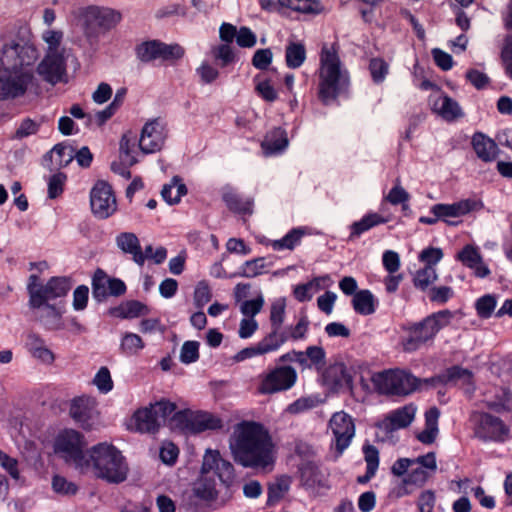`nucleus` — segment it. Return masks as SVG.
Returning a JSON list of instances; mask_svg holds the SVG:
<instances>
[{
    "label": "nucleus",
    "instance_id": "nucleus-1",
    "mask_svg": "<svg viewBox=\"0 0 512 512\" xmlns=\"http://www.w3.org/2000/svg\"><path fill=\"white\" fill-rule=\"evenodd\" d=\"M229 450L233 460L244 468L262 473L274 469L277 450L268 430L254 421H241L229 437Z\"/></svg>",
    "mask_w": 512,
    "mask_h": 512
},
{
    "label": "nucleus",
    "instance_id": "nucleus-2",
    "mask_svg": "<svg viewBox=\"0 0 512 512\" xmlns=\"http://www.w3.org/2000/svg\"><path fill=\"white\" fill-rule=\"evenodd\" d=\"M87 465L81 471L91 472L108 483L119 484L127 479L129 467L122 452L107 442L98 443L87 450Z\"/></svg>",
    "mask_w": 512,
    "mask_h": 512
},
{
    "label": "nucleus",
    "instance_id": "nucleus-3",
    "mask_svg": "<svg viewBox=\"0 0 512 512\" xmlns=\"http://www.w3.org/2000/svg\"><path fill=\"white\" fill-rule=\"evenodd\" d=\"M214 473L220 482L229 487L235 478V469L232 463L222 458L218 450L207 449L203 455L200 476L193 484V494L203 501H213L218 496Z\"/></svg>",
    "mask_w": 512,
    "mask_h": 512
},
{
    "label": "nucleus",
    "instance_id": "nucleus-4",
    "mask_svg": "<svg viewBox=\"0 0 512 512\" xmlns=\"http://www.w3.org/2000/svg\"><path fill=\"white\" fill-rule=\"evenodd\" d=\"M318 95L324 104L334 101L349 85V74L335 45H323L320 53Z\"/></svg>",
    "mask_w": 512,
    "mask_h": 512
},
{
    "label": "nucleus",
    "instance_id": "nucleus-5",
    "mask_svg": "<svg viewBox=\"0 0 512 512\" xmlns=\"http://www.w3.org/2000/svg\"><path fill=\"white\" fill-rule=\"evenodd\" d=\"M75 18L85 40L96 50L100 35L115 29L122 21V14L110 7L89 5L78 8Z\"/></svg>",
    "mask_w": 512,
    "mask_h": 512
},
{
    "label": "nucleus",
    "instance_id": "nucleus-6",
    "mask_svg": "<svg viewBox=\"0 0 512 512\" xmlns=\"http://www.w3.org/2000/svg\"><path fill=\"white\" fill-rule=\"evenodd\" d=\"M41 39L46 48L37 72L44 80L55 84L65 74L66 60L69 56V50L63 45L64 33L62 30L47 29L42 32Z\"/></svg>",
    "mask_w": 512,
    "mask_h": 512
},
{
    "label": "nucleus",
    "instance_id": "nucleus-7",
    "mask_svg": "<svg viewBox=\"0 0 512 512\" xmlns=\"http://www.w3.org/2000/svg\"><path fill=\"white\" fill-rule=\"evenodd\" d=\"M452 316L451 311L442 310L410 326L407 337L402 340L404 350L408 352L416 351L426 343L433 341L437 333L449 325Z\"/></svg>",
    "mask_w": 512,
    "mask_h": 512
},
{
    "label": "nucleus",
    "instance_id": "nucleus-8",
    "mask_svg": "<svg viewBox=\"0 0 512 512\" xmlns=\"http://www.w3.org/2000/svg\"><path fill=\"white\" fill-rule=\"evenodd\" d=\"M371 381L379 393L394 395H408L417 389L419 383L411 373L400 369L375 373Z\"/></svg>",
    "mask_w": 512,
    "mask_h": 512
},
{
    "label": "nucleus",
    "instance_id": "nucleus-9",
    "mask_svg": "<svg viewBox=\"0 0 512 512\" xmlns=\"http://www.w3.org/2000/svg\"><path fill=\"white\" fill-rule=\"evenodd\" d=\"M86 446L83 435L73 429H67L59 433L55 440V453L60 455L66 462L75 465L79 470L83 465H87V451L83 449Z\"/></svg>",
    "mask_w": 512,
    "mask_h": 512
},
{
    "label": "nucleus",
    "instance_id": "nucleus-10",
    "mask_svg": "<svg viewBox=\"0 0 512 512\" xmlns=\"http://www.w3.org/2000/svg\"><path fill=\"white\" fill-rule=\"evenodd\" d=\"M33 79L30 68L15 69L11 66L0 69V99H14L23 96Z\"/></svg>",
    "mask_w": 512,
    "mask_h": 512
},
{
    "label": "nucleus",
    "instance_id": "nucleus-11",
    "mask_svg": "<svg viewBox=\"0 0 512 512\" xmlns=\"http://www.w3.org/2000/svg\"><path fill=\"white\" fill-rule=\"evenodd\" d=\"M332 435L331 449L339 457L350 446L355 436L356 427L354 419L344 411L335 412L328 423Z\"/></svg>",
    "mask_w": 512,
    "mask_h": 512
},
{
    "label": "nucleus",
    "instance_id": "nucleus-12",
    "mask_svg": "<svg viewBox=\"0 0 512 512\" xmlns=\"http://www.w3.org/2000/svg\"><path fill=\"white\" fill-rule=\"evenodd\" d=\"M297 381V372L292 366H279L259 375L257 391L263 395L275 394L292 388Z\"/></svg>",
    "mask_w": 512,
    "mask_h": 512
},
{
    "label": "nucleus",
    "instance_id": "nucleus-13",
    "mask_svg": "<svg viewBox=\"0 0 512 512\" xmlns=\"http://www.w3.org/2000/svg\"><path fill=\"white\" fill-rule=\"evenodd\" d=\"M171 424L180 430L199 433L205 430H215L222 427V421L206 412L178 411L171 418Z\"/></svg>",
    "mask_w": 512,
    "mask_h": 512
},
{
    "label": "nucleus",
    "instance_id": "nucleus-14",
    "mask_svg": "<svg viewBox=\"0 0 512 512\" xmlns=\"http://www.w3.org/2000/svg\"><path fill=\"white\" fill-rule=\"evenodd\" d=\"M471 421L475 436L482 441L504 442L509 438V428L498 417L475 412L471 415Z\"/></svg>",
    "mask_w": 512,
    "mask_h": 512
},
{
    "label": "nucleus",
    "instance_id": "nucleus-15",
    "mask_svg": "<svg viewBox=\"0 0 512 512\" xmlns=\"http://www.w3.org/2000/svg\"><path fill=\"white\" fill-rule=\"evenodd\" d=\"M71 284L66 277H52L39 289L30 287L29 305L32 308H41L45 303L67 295Z\"/></svg>",
    "mask_w": 512,
    "mask_h": 512
},
{
    "label": "nucleus",
    "instance_id": "nucleus-16",
    "mask_svg": "<svg viewBox=\"0 0 512 512\" xmlns=\"http://www.w3.org/2000/svg\"><path fill=\"white\" fill-rule=\"evenodd\" d=\"M69 414L83 429L90 430L99 424L98 404L93 397L83 395L74 398Z\"/></svg>",
    "mask_w": 512,
    "mask_h": 512
},
{
    "label": "nucleus",
    "instance_id": "nucleus-17",
    "mask_svg": "<svg viewBox=\"0 0 512 512\" xmlns=\"http://www.w3.org/2000/svg\"><path fill=\"white\" fill-rule=\"evenodd\" d=\"M90 205L93 214L100 218L110 217L117 209L116 198L111 186L105 181H98L90 192Z\"/></svg>",
    "mask_w": 512,
    "mask_h": 512
},
{
    "label": "nucleus",
    "instance_id": "nucleus-18",
    "mask_svg": "<svg viewBox=\"0 0 512 512\" xmlns=\"http://www.w3.org/2000/svg\"><path fill=\"white\" fill-rule=\"evenodd\" d=\"M38 58V51L34 45L29 43L6 44L3 48L2 62L4 65L15 69L29 68Z\"/></svg>",
    "mask_w": 512,
    "mask_h": 512
},
{
    "label": "nucleus",
    "instance_id": "nucleus-19",
    "mask_svg": "<svg viewBox=\"0 0 512 512\" xmlns=\"http://www.w3.org/2000/svg\"><path fill=\"white\" fill-rule=\"evenodd\" d=\"M484 204L478 198H467L451 204H435L431 207V213L440 220L455 225V222L448 221L450 217H460L468 213L480 211Z\"/></svg>",
    "mask_w": 512,
    "mask_h": 512
},
{
    "label": "nucleus",
    "instance_id": "nucleus-20",
    "mask_svg": "<svg viewBox=\"0 0 512 512\" xmlns=\"http://www.w3.org/2000/svg\"><path fill=\"white\" fill-rule=\"evenodd\" d=\"M166 128L162 121L154 119L147 122L141 131L139 148L144 154L155 153L164 145Z\"/></svg>",
    "mask_w": 512,
    "mask_h": 512
},
{
    "label": "nucleus",
    "instance_id": "nucleus-21",
    "mask_svg": "<svg viewBox=\"0 0 512 512\" xmlns=\"http://www.w3.org/2000/svg\"><path fill=\"white\" fill-rule=\"evenodd\" d=\"M432 110L446 121H453L463 116V111L456 100L438 91L430 97Z\"/></svg>",
    "mask_w": 512,
    "mask_h": 512
},
{
    "label": "nucleus",
    "instance_id": "nucleus-22",
    "mask_svg": "<svg viewBox=\"0 0 512 512\" xmlns=\"http://www.w3.org/2000/svg\"><path fill=\"white\" fill-rule=\"evenodd\" d=\"M416 407L413 404L392 411L380 424L386 431L408 427L415 418Z\"/></svg>",
    "mask_w": 512,
    "mask_h": 512
},
{
    "label": "nucleus",
    "instance_id": "nucleus-23",
    "mask_svg": "<svg viewBox=\"0 0 512 512\" xmlns=\"http://www.w3.org/2000/svg\"><path fill=\"white\" fill-rule=\"evenodd\" d=\"M324 383L331 390H339L341 388H350L352 377L344 363H335L330 365L324 375Z\"/></svg>",
    "mask_w": 512,
    "mask_h": 512
},
{
    "label": "nucleus",
    "instance_id": "nucleus-24",
    "mask_svg": "<svg viewBox=\"0 0 512 512\" xmlns=\"http://www.w3.org/2000/svg\"><path fill=\"white\" fill-rule=\"evenodd\" d=\"M117 247L125 254L132 256L133 261L143 266L142 248L138 237L132 232H122L116 236Z\"/></svg>",
    "mask_w": 512,
    "mask_h": 512
},
{
    "label": "nucleus",
    "instance_id": "nucleus-25",
    "mask_svg": "<svg viewBox=\"0 0 512 512\" xmlns=\"http://www.w3.org/2000/svg\"><path fill=\"white\" fill-rule=\"evenodd\" d=\"M132 422L134 429L140 433H156L161 426L150 406L135 411Z\"/></svg>",
    "mask_w": 512,
    "mask_h": 512
},
{
    "label": "nucleus",
    "instance_id": "nucleus-26",
    "mask_svg": "<svg viewBox=\"0 0 512 512\" xmlns=\"http://www.w3.org/2000/svg\"><path fill=\"white\" fill-rule=\"evenodd\" d=\"M472 147L482 161L491 162L498 155V146L491 138L477 132L472 137Z\"/></svg>",
    "mask_w": 512,
    "mask_h": 512
},
{
    "label": "nucleus",
    "instance_id": "nucleus-27",
    "mask_svg": "<svg viewBox=\"0 0 512 512\" xmlns=\"http://www.w3.org/2000/svg\"><path fill=\"white\" fill-rule=\"evenodd\" d=\"M457 258L467 267L475 271L476 276L486 277L489 275L490 270L483 263L482 257L478 250L473 246H465L457 255Z\"/></svg>",
    "mask_w": 512,
    "mask_h": 512
},
{
    "label": "nucleus",
    "instance_id": "nucleus-28",
    "mask_svg": "<svg viewBox=\"0 0 512 512\" xmlns=\"http://www.w3.org/2000/svg\"><path fill=\"white\" fill-rule=\"evenodd\" d=\"M287 146V134L281 128H275L269 132L261 144L265 156H271L282 152L287 148Z\"/></svg>",
    "mask_w": 512,
    "mask_h": 512
},
{
    "label": "nucleus",
    "instance_id": "nucleus-29",
    "mask_svg": "<svg viewBox=\"0 0 512 512\" xmlns=\"http://www.w3.org/2000/svg\"><path fill=\"white\" fill-rule=\"evenodd\" d=\"M471 379H472V374L470 371L460 368L458 366H454V367L448 369L446 371V373H444L442 375H439L436 377H431L429 379H424V382L426 384H430L432 386H436L438 383L447 384L450 382H454V383L462 382V383L469 384L471 382Z\"/></svg>",
    "mask_w": 512,
    "mask_h": 512
},
{
    "label": "nucleus",
    "instance_id": "nucleus-30",
    "mask_svg": "<svg viewBox=\"0 0 512 512\" xmlns=\"http://www.w3.org/2000/svg\"><path fill=\"white\" fill-rule=\"evenodd\" d=\"M440 411L436 407H431L425 413V428L417 435V439L423 444H432L439 432L438 419Z\"/></svg>",
    "mask_w": 512,
    "mask_h": 512
},
{
    "label": "nucleus",
    "instance_id": "nucleus-31",
    "mask_svg": "<svg viewBox=\"0 0 512 512\" xmlns=\"http://www.w3.org/2000/svg\"><path fill=\"white\" fill-rule=\"evenodd\" d=\"M26 347L34 358L45 364L53 363L55 359L54 354L45 346L44 341L39 335L32 332L29 333L27 335Z\"/></svg>",
    "mask_w": 512,
    "mask_h": 512
},
{
    "label": "nucleus",
    "instance_id": "nucleus-32",
    "mask_svg": "<svg viewBox=\"0 0 512 512\" xmlns=\"http://www.w3.org/2000/svg\"><path fill=\"white\" fill-rule=\"evenodd\" d=\"M288 341L286 333L279 329L272 328L271 331L263 337L257 344L262 355L275 352Z\"/></svg>",
    "mask_w": 512,
    "mask_h": 512
},
{
    "label": "nucleus",
    "instance_id": "nucleus-33",
    "mask_svg": "<svg viewBox=\"0 0 512 512\" xmlns=\"http://www.w3.org/2000/svg\"><path fill=\"white\" fill-rule=\"evenodd\" d=\"M354 310L361 315H371L376 309V299L369 290H360L352 298Z\"/></svg>",
    "mask_w": 512,
    "mask_h": 512
},
{
    "label": "nucleus",
    "instance_id": "nucleus-34",
    "mask_svg": "<svg viewBox=\"0 0 512 512\" xmlns=\"http://www.w3.org/2000/svg\"><path fill=\"white\" fill-rule=\"evenodd\" d=\"M291 485V478L287 475H281L268 485V499L267 504L273 505L280 501L284 495L289 491Z\"/></svg>",
    "mask_w": 512,
    "mask_h": 512
},
{
    "label": "nucleus",
    "instance_id": "nucleus-35",
    "mask_svg": "<svg viewBox=\"0 0 512 512\" xmlns=\"http://www.w3.org/2000/svg\"><path fill=\"white\" fill-rule=\"evenodd\" d=\"M187 188L178 177H173L169 184L163 186L161 196L169 205L177 204L186 195Z\"/></svg>",
    "mask_w": 512,
    "mask_h": 512
},
{
    "label": "nucleus",
    "instance_id": "nucleus-36",
    "mask_svg": "<svg viewBox=\"0 0 512 512\" xmlns=\"http://www.w3.org/2000/svg\"><path fill=\"white\" fill-rule=\"evenodd\" d=\"M306 60V49L300 42H289L285 50V62L291 69L299 68Z\"/></svg>",
    "mask_w": 512,
    "mask_h": 512
},
{
    "label": "nucleus",
    "instance_id": "nucleus-37",
    "mask_svg": "<svg viewBox=\"0 0 512 512\" xmlns=\"http://www.w3.org/2000/svg\"><path fill=\"white\" fill-rule=\"evenodd\" d=\"M145 347L143 339L136 333L126 332L120 341V351L124 355L134 356Z\"/></svg>",
    "mask_w": 512,
    "mask_h": 512
},
{
    "label": "nucleus",
    "instance_id": "nucleus-38",
    "mask_svg": "<svg viewBox=\"0 0 512 512\" xmlns=\"http://www.w3.org/2000/svg\"><path fill=\"white\" fill-rule=\"evenodd\" d=\"M279 6L306 14H318L322 7L318 0H278Z\"/></svg>",
    "mask_w": 512,
    "mask_h": 512
},
{
    "label": "nucleus",
    "instance_id": "nucleus-39",
    "mask_svg": "<svg viewBox=\"0 0 512 512\" xmlns=\"http://www.w3.org/2000/svg\"><path fill=\"white\" fill-rule=\"evenodd\" d=\"M387 222L385 218L380 216L377 213H370L366 216H364L361 220L354 222L351 225V234L350 238L359 237L362 233L365 231L373 228L374 226L378 224H382Z\"/></svg>",
    "mask_w": 512,
    "mask_h": 512
},
{
    "label": "nucleus",
    "instance_id": "nucleus-40",
    "mask_svg": "<svg viewBox=\"0 0 512 512\" xmlns=\"http://www.w3.org/2000/svg\"><path fill=\"white\" fill-rule=\"evenodd\" d=\"M301 481L307 488H314L320 485L323 475L318 466L312 462L304 463L300 468Z\"/></svg>",
    "mask_w": 512,
    "mask_h": 512
},
{
    "label": "nucleus",
    "instance_id": "nucleus-41",
    "mask_svg": "<svg viewBox=\"0 0 512 512\" xmlns=\"http://www.w3.org/2000/svg\"><path fill=\"white\" fill-rule=\"evenodd\" d=\"M438 278L436 268L432 265H425V267L416 271L413 277L414 286L422 291L427 290Z\"/></svg>",
    "mask_w": 512,
    "mask_h": 512
},
{
    "label": "nucleus",
    "instance_id": "nucleus-42",
    "mask_svg": "<svg viewBox=\"0 0 512 512\" xmlns=\"http://www.w3.org/2000/svg\"><path fill=\"white\" fill-rule=\"evenodd\" d=\"M302 236L303 232L300 229H292L283 238L268 241L266 244L270 245L275 251L292 250L300 242Z\"/></svg>",
    "mask_w": 512,
    "mask_h": 512
},
{
    "label": "nucleus",
    "instance_id": "nucleus-43",
    "mask_svg": "<svg viewBox=\"0 0 512 512\" xmlns=\"http://www.w3.org/2000/svg\"><path fill=\"white\" fill-rule=\"evenodd\" d=\"M109 277L102 269H97L92 278V294L93 297L102 301L108 296Z\"/></svg>",
    "mask_w": 512,
    "mask_h": 512
},
{
    "label": "nucleus",
    "instance_id": "nucleus-44",
    "mask_svg": "<svg viewBox=\"0 0 512 512\" xmlns=\"http://www.w3.org/2000/svg\"><path fill=\"white\" fill-rule=\"evenodd\" d=\"M118 315L121 318L133 319L143 315H147L149 309L146 305L139 301H127L119 306L117 309Z\"/></svg>",
    "mask_w": 512,
    "mask_h": 512
},
{
    "label": "nucleus",
    "instance_id": "nucleus-45",
    "mask_svg": "<svg viewBox=\"0 0 512 512\" xmlns=\"http://www.w3.org/2000/svg\"><path fill=\"white\" fill-rule=\"evenodd\" d=\"M136 54L142 62H150L159 59L160 41L151 40L141 43L136 49Z\"/></svg>",
    "mask_w": 512,
    "mask_h": 512
},
{
    "label": "nucleus",
    "instance_id": "nucleus-46",
    "mask_svg": "<svg viewBox=\"0 0 512 512\" xmlns=\"http://www.w3.org/2000/svg\"><path fill=\"white\" fill-rule=\"evenodd\" d=\"M155 414L160 425L164 424L169 416L173 414L175 415L176 404L170 402L169 400L162 399L160 401L155 402L154 404L149 405Z\"/></svg>",
    "mask_w": 512,
    "mask_h": 512
},
{
    "label": "nucleus",
    "instance_id": "nucleus-47",
    "mask_svg": "<svg viewBox=\"0 0 512 512\" xmlns=\"http://www.w3.org/2000/svg\"><path fill=\"white\" fill-rule=\"evenodd\" d=\"M223 200L229 209L237 212H250L252 207L251 200L241 199L235 192L228 190L223 194Z\"/></svg>",
    "mask_w": 512,
    "mask_h": 512
},
{
    "label": "nucleus",
    "instance_id": "nucleus-48",
    "mask_svg": "<svg viewBox=\"0 0 512 512\" xmlns=\"http://www.w3.org/2000/svg\"><path fill=\"white\" fill-rule=\"evenodd\" d=\"M285 309V298H278L271 304L270 322L272 328L281 330L285 318Z\"/></svg>",
    "mask_w": 512,
    "mask_h": 512
},
{
    "label": "nucleus",
    "instance_id": "nucleus-49",
    "mask_svg": "<svg viewBox=\"0 0 512 512\" xmlns=\"http://www.w3.org/2000/svg\"><path fill=\"white\" fill-rule=\"evenodd\" d=\"M319 404L320 399L318 396H305L291 403L288 406L287 411L291 414H298L313 409L317 407Z\"/></svg>",
    "mask_w": 512,
    "mask_h": 512
},
{
    "label": "nucleus",
    "instance_id": "nucleus-50",
    "mask_svg": "<svg viewBox=\"0 0 512 512\" xmlns=\"http://www.w3.org/2000/svg\"><path fill=\"white\" fill-rule=\"evenodd\" d=\"M42 308L40 321L48 328H55L61 318V311L57 307L48 304V302Z\"/></svg>",
    "mask_w": 512,
    "mask_h": 512
},
{
    "label": "nucleus",
    "instance_id": "nucleus-51",
    "mask_svg": "<svg viewBox=\"0 0 512 512\" xmlns=\"http://www.w3.org/2000/svg\"><path fill=\"white\" fill-rule=\"evenodd\" d=\"M52 157H56L55 162L59 166L68 165L74 158V149L72 146L57 144L51 150Z\"/></svg>",
    "mask_w": 512,
    "mask_h": 512
},
{
    "label": "nucleus",
    "instance_id": "nucleus-52",
    "mask_svg": "<svg viewBox=\"0 0 512 512\" xmlns=\"http://www.w3.org/2000/svg\"><path fill=\"white\" fill-rule=\"evenodd\" d=\"M370 73L375 83H381L386 78L389 65L381 58H373L369 64Z\"/></svg>",
    "mask_w": 512,
    "mask_h": 512
},
{
    "label": "nucleus",
    "instance_id": "nucleus-53",
    "mask_svg": "<svg viewBox=\"0 0 512 512\" xmlns=\"http://www.w3.org/2000/svg\"><path fill=\"white\" fill-rule=\"evenodd\" d=\"M309 323L307 316H301L296 325L286 328L285 333L288 336V339L294 341L304 339L309 328Z\"/></svg>",
    "mask_w": 512,
    "mask_h": 512
},
{
    "label": "nucleus",
    "instance_id": "nucleus-54",
    "mask_svg": "<svg viewBox=\"0 0 512 512\" xmlns=\"http://www.w3.org/2000/svg\"><path fill=\"white\" fill-rule=\"evenodd\" d=\"M52 488L54 492L61 495H75L78 487L75 483L68 481L66 478L56 475L52 479Z\"/></svg>",
    "mask_w": 512,
    "mask_h": 512
},
{
    "label": "nucleus",
    "instance_id": "nucleus-55",
    "mask_svg": "<svg viewBox=\"0 0 512 512\" xmlns=\"http://www.w3.org/2000/svg\"><path fill=\"white\" fill-rule=\"evenodd\" d=\"M199 358V343L197 341H186L181 347L180 361L190 364Z\"/></svg>",
    "mask_w": 512,
    "mask_h": 512
},
{
    "label": "nucleus",
    "instance_id": "nucleus-56",
    "mask_svg": "<svg viewBox=\"0 0 512 512\" xmlns=\"http://www.w3.org/2000/svg\"><path fill=\"white\" fill-rule=\"evenodd\" d=\"M93 383L102 393H108L113 388V381L107 367H101L96 373Z\"/></svg>",
    "mask_w": 512,
    "mask_h": 512
},
{
    "label": "nucleus",
    "instance_id": "nucleus-57",
    "mask_svg": "<svg viewBox=\"0 0 512 512\" xmlns=\"http://www.w3.org/2000/svg\"><path fill=\"white\" fill-rule=\"evenodd\" d=\"M497 301L493 295H484L475 304L477 313L482 318H489L496 307Z\"/></svg>",
    "mask_w": 512,
    "mask_h": 512
},
{
    "label": "nucleus",
    "instance_id": "nucleus-58",
    "mask_svg": "<svg viewBox=\"0 0 512 512\" xmlns=\"http://www.w3.org/2000/svg\"><path fill=\"white\" fill-rule=\"evenodd\" d=\"M409 199V193L399 183H396L386 196V200L392 205L403 204L404 210L408 207Z\"/></svg>",
    "mask_w": 512,
    "mask_h": 512
},
{
    "label": "nucleus",
    "instance_id": "nucleus-59",
    "mask_svg": "<svg viewBox=\"0 0 512 512\" xmlns=\"http://www.w3.org/2000/svg\"><path fill=\"white\" fill-rule=\"evenodd\" d=\"M365 461L367 463L369 476H374L379 466V452L373 445L363 447Z\"/></svg>",
    "mask_w": 512,
    "mask_h": 512
},
{
    "label": "nucleus",
    "instance_id": "nucleus-60",
    "mask_svg": "<svg viewBox=\"0 0 512 512\" xmlns=\"http://www.w3.org/2000/svg\"><path fill=\"white\" fill-rule=\"evenodd\" d=\"M212 297L208 284L204 281L199 282L194 291V304L197 308H202Z\"/></svg>",
    "mask_w": 512,
    "mask_h": 512
},
{
    "label": "nucleus",
    "instance_id": "nucleus-61",
    "mask_svg": "<svg viewBox=\"0 0 512 512\" xmlns=\"http://www.w3.org/2000/svg\"><path fill=\"white\" fill-rule=\"evenodd\" d=\"M263 305L264 298L260 295L255 299L244 301L240 305V311L243 315L253 319V317L261 311Z\"/></svg>",
    "mask_w": 512,
    "mask_h": 512
},
{
    "label": "nucleus",
    "instance_id": "nucleus-62",
    "mask_svg": "<svg viewBox=\"0 0 512 512\" xmlns=\"http://www.w3.org/2000/svg\"><path fill=\"white\" fill-rule=\"evenodd\" d=\"M184 55V49L178 44H165L160 42V55L159 59L162 60H177Z\"/></svg>",
    "mask_w": 512,
    "mask_h": 512
},
{
    "label": "nucleus",
    "instance_id": "nucleus-63",
    "mask_svg": "<svg viewBox=\"0 0 512 512\" xmlns=\"http://www.w3.org/2000/svg\"><path fill=\"white\" fill-rule=\"evenodd\" d=\"M66 181V175L56 173L48 181V196L51 199L57 198L63 192V186Z\"/></svg>",
    "mask_w": 512,
    "mask_h": 512
},
{
    "label": "nucleus",
    "instance_id": "nucleus-64",
    "mask_svg": "<svg viewBox=\"0 0 512 512\" xmlns=\"http://www.w3.org/2000/svg\"><path fill=\"white\" fill-rule=\"evenodd\" d=\"M264 267V258L246 261L242 266L241 275L248 278L256 277L263 272Z\"/></svg>",
    "mask_w": 512,
    "mask_h": 512
}]
</instances>
